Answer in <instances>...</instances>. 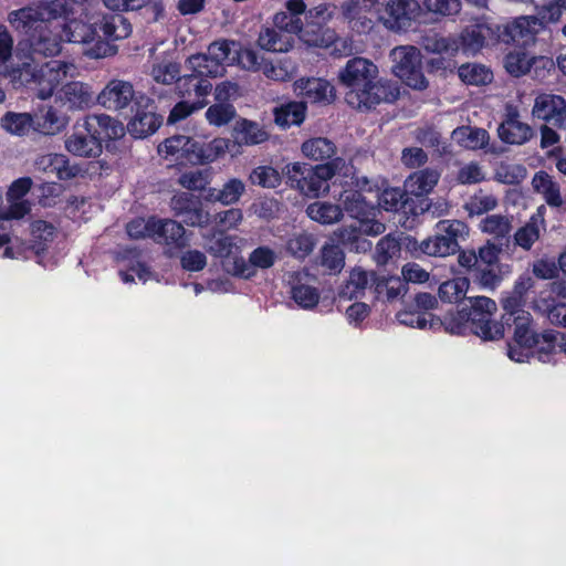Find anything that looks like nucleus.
Masks as SVG:
<instances>
[{"instance_id":"4c0bfd02","label":"nucleus","mask_w":566,"mask_h":566,"mask_svg":"<svg viewBox=\"0 0 566 566\" xmlns=\"http://www.w3.org/2000/svg\"><path fill=\"white\" fill-rule=\"evenodd\" d=\"M301 149L306 158L314 161L328 163L338 158L335 157L337 151L335 144L325 137L310 138L302 144Z\"/></svg>"},{"instance_id":"e433bc0d","label":"nucleus","mask_w":566,"mask_h":566,"mask_svg":"<svg viewBox=\"0 0 566 566\" xmlns=\"http://www.w3.org/2000/svg\"><path fill=\"white\" fill-rule=\"evenodd\" d=\"M56 227L45 220H34L31 223L30 248L36 255L45 253L56 237Z\"/></svg>"},{"instance_id":"de8ad7c7","label":"nucleus","mask_w":566,"mask_h":566,"mask_svg":"<svg viewBox=\"0 0 566 566\" xmlns=\"http://www.w3.org/2000/svg\"><path fill=\"white\" fill-rule=\"evenodd\" d=\"M526 300L522 297L518 292L517 293H503L501 297V305L503 308V314L501 317L500 324H503V333L505 332V324H510V322L515 321L522 314H531L526 311L525 307Z\"/></svg>"},{"instance_id":"423d86ee","label":"nucleus","mask_w":566,"mask_h":566,"mask_svg":"<svg viewBox=\"0 0 566 566\" xmlns=\"http://www.w3.org/2000/svg\"><path fill=\"white\" fill-rule=\"evenodd\" d=\"M369 2L377 20L389 31L407 32L420 15L421 7L417 0H364Z\"/></svg>"},{"instance_id":"f8f14e48","label":"nucleus","mask_w":566,"mask_h":566,"mask_svg":"<svg viewBox=\"0 0 566 566\" xmlns=\"http://www.w3.org/2000/svg\"><path fill=\"white\" fill-rule=\"evenodd\" d=\"M155 101L145 94H138L132 105L133 116L127 123V132L134 138H146L155 134L163 124V116L157 114Z\"/></svg>"},{"instance_id":"c03bdc74","label":"nucleus","mask_w":566,"mask_h":566,"mask_svg":"<svg viewBox=\"0 0 566 566\" xmlns=\"http://www.w3.org/2000/svg\"><path fill=\"white\" fill-rule=\"evenodd\" d=\"M291 297L302 308H314L319 301L316 287L302 283L301 273H295L291 280Z\"/></svg>"},{"instance_id":"5701e85b","label":"nucleus","mask_w":566,"mask_h":566,"mask_svg":"<svg viewBox=\"0 0 566 566\" xmlns=\"http://www.w3.org/2000/svg\"><path fill=\"white\" fill-rule=\"evenodd\" d=\"M63 36L61 32L51 29L50 22H44L31 38L28 39V46L33 55L52 57L60 54L62 50Z\"/></svg>"},{"instance_id":"7c9ffc66","label":"nucleus","mask_w":566,"mask_h":566,"mask_svg":"<svg viewBox=\"0 0 566 566\" xmlns=\"http://www.w3.org/2000/svg\"><path fill=\"white\" fill-rule=\"evenodd\" d=\"M202 238L206 241V251L213 258L228 259L234 250L239 249L237 235L227 234L223 230L217 228L203 233Z\"/></svg>"},{"instance_id":"79ce46f5","label":"nucleus","mask_w":566,"mask_h":566,"mask_svg":"<svg viewBox=\"0 0 566 566\" xmlns=\"http://www.w3.org/2000/svg\"><path fill=\"white\" fill-rule=\"evenodd\" d=\"M306 214L321 224H334L343 218V209L336 203L314 201L307 206Z\"/></svg>"},{"instance_id":"ea45409f","label":"nucleus","mask_w":566,"mask_h":566,"mask_svg":"<svg viewBox=\"0 0 566 566\" xmlns=\"http://www.w3.org/2000/svg\"><path fill=\"white\" fill-rule=\"evenodd\" d=\"M370 280L373 281L371 274L367 271L360 268L353 269L348 280L340 286L338 297L345 301L363 297Z\"/></svg>"},{"instance_id":"a18cd8bd","label":"nucleus","mask_w":566,"mask_h":566,"mask_svg":"<svg viewBox=\"0 0 566 566\" xmlns=\"http://www.w3.org/2000/svg\"><path fill=\"white\" fill-rule=\"evenodd\" d=\"M423 49L433 54L455 56L460 50L459 40L439 33L426 34L422 39Z\"/></svg>"},{"instance_id":"f3484780","label":"nucleus","mask_w":566,"mask_h":566,"mask_svg":"<svg viewBox=\"0 0 566 566\" xmlns=\"http://www.w3.org/2000/svg\"><path fill=\"white\" fill-rule=\"evenodd\" d=\"M191 234L179 221L158 219L154 239L165 245V255L174 258L189 247Z\"/></svg>"},{"instance_id":"dca6fc26","label":"nucleus","mask_w":566,"mask_h":566,"mask_svg":"<svg viewBox=\"0 0 566 566\" xmlns=\"http://www.w3.org/2000/svg\"><path fill=\"white\" fill-rule=\"evenodd\" d=\"M64 147L71 155L82 158H96L103 151V145L93 128L87 126L86 118L83 124L74 125L72 133L65 137Z\"/></svg>"},{"instance_id":"c9c22d12","label":"nucleus","mask_w":566,"mask_h":566,"mask_svg":"<svg viewBox=\"0 0 566 566\" xmlns=\"http://www.w3.org/2000/svg\"><path fill=\"white\" fill-rule=\"evenodd\" d=\"M307 106L305 102L291 101L275 107L274 122L283 129L291 126H300L306 117Z\"/></svg>"},{"instance_id":"052dcab7","label":"nucleus","mask_w":566,"mask_h":566,"mask_svg":"<svg viewBox=\"0 0 566 566\" xmlns=\"http://www.w3.org/2000/svg\"><path fill=\"white\" fill-rule=\"evenodd\" d=\"M237 116V109L231 103H214L206 111L208 123L216 127L228 125Z\"/></svg>"},{"instance_id":"13d9d810","label":"nucleus","mask_w":566,"mask_h":566,"mask_svg":"<svg viewBox=\"0 0 566 566\" xmlns=\"http://www.w3.org/2000/svg\"><path fill=\"white\" fill-rule=\"evenodd\" d=\"M13 38L7 27L0 23V77L9 78L15 63L8 64L12 59Z\"/></svg>"},{"instance_id":"6e6d98bb","label":"nucleus","mask_w":566,"mask_h":566,"mask_svg":"<svg viewBox=\"0 0 566 566\" xmlns=\"http://www.w3.org/2000/svg\"><path fill=\"white\" fill-rule=\"evenodd\" d=\"M41 17L44 21L64 19L69 21L74 13V8L65 0H48L39 4Z\"/></svg>"},{"instance_id":"cd10ccee","label":"nucleus","mask_w":566,"mask_h":566,"mask_svg":"<svg viewBox=\"0 0 566 566\" xmlns=\"http://www.w3.org/2000/svg\"><path fill=\"white\" fill-rule=\"evenodd\" d=\"M366 229L367 227L360 223L343 226L335 232L336 241L349 252L366 253L373 247L371 241L366 238L371 234Z\"/></svg>"},{"instance_id":"39448f33","label":"nucleus","mask_w":566,"mask_h":566,"mask_svg":"<svg viewBox=\"0 0 566 566\" xmlns=\"http://www.w3.org/2000/svg\"><path fill=\"white\" fill-rule=\"evenodd\" d=\"M342 158L312 166L306 163H290L283 169L286 185L305 197L318 198L329 190V180L339 169Z\"/></svg>"},{"instance_id":"49530a36","label":"nucleus","mask_w":566,"mask_h":566,"mask_svg":"<svg viewBox=\"0 0 566 566\" xmlns=\"http://www.w3.org/2000/svg\"><path fill=\"white\" fill-rule=\"evenodd\" d=\"M482 232L492 234L495 240L509 244L512 230L511 220L502 214L486 216L480 224Z\"/></svg>"},{"instance_id":"58836bf2","label":"nucleus","mask_w":566,"mask_h":566,"mask_svg":"<svg viewBox=\"0 0 566 566\" xmlns=\"http://www.w3.org/2000/svg\"><path fill=\"white\" fill-rule=\"evenodd\" d=\"M532 185L534 190L543 196L549 207L558 208L563 205L560 187L548 172L544 170L537 171L533 177Z\"/></svg>"},{"instance_id":"a211bd4d","label":"nucleus","mask_w":566,"mask_h":566,"mask_svg":"<svg viewBox=\"0 0 566 566\" xmlns=\"http://www.w3.org/2000/svg\"><path fill=\"white\" fill-rule=\"evenodd\" d=\"M510 35L513 38L512 40L501 42L512 45L504 56V67L510 75L520 77L530 72L535 62V57L528 51V48L533 46L535 42H524L525 39L521 38L517 30L512 31Z\"/></svg>"},{"instance_id":"f03ea898","label":"nucleus","mask_w":566,"mask_h":566,"mask_svg":"<svg viewBox=\"0 0 566 566\" xmlns=\"http://www.w3.org/2000/svg\"><path fill=\"white\" fill-rule=\"evenodd\" d=\"M496 303L486 296L469 298V305L463 303L455 313L443 316L444 331L454 335H465L468 332L483 340H495L504 336L503 324L493 319Z\"/></svg>"},{"instance_id":"c85d7f7f","label":"nucleus","mask_w":566,"mask_h":566,"mask_svg":"<svg viewBox=\"0 0 566 566\" xmlns=\"http://www.w3.org/2000/svg\"><path fill=\"white\" fill-rule=\"evenodd\" d=\"M62 36L64 41L80 43L85 45V50L94 48L97 33L94 22H85L78 19H70L62 25Z\"/></svg>"},{"instance_id":"4d7b16f0","label":"nucleus","mask_w":566,"mask_h":566,"mask_svg":"<svg viewBox=\"0 0 566 566\" xmlns=\"http://www.w3.org/2000/svg\"><path fill=\"white\" fill-rule=\"evenodd\" d=\"M150 75L153 80L158 84H175L180 77V64L177 62L163 60L153 64Z\"/></svg>"},{"instance_id":"2eb2a0df","label":"nucleus","mask_w":566,"mask_h":566,"mask_svg":"<svg viewBox=\"0 0 566 566\" xmlns=\"http://www.w3.org/2000/svg\"><path fill=\"white\" fill-rule=\"evenodd\" d=\"M563 9L557 1L548 2L538 10V15H522L513 19V30H517L524 42H535L536 35L547 24L559 21Z\"/></svg>"},{"instance_id":"f257e3e1","label":"nucleus","mask_w":566,"mask_h":566,"mask_svg":"<svg viewBox=\"0 0 566 566\" xmlns=\"http://www.w3.org/2000/svg\"><path fill=\"white\" fill-rule=\"evenodd\" d=\"M338 84L346 90V102L358 109H371L380 103H394L400 95L391 81L378 78L377 65L365 57H352L338 72Z\"/></svg>"},{"instance_id":"c756f323","label":"nucleus","mask_w":566,"mask_h":566,"mask_svg":"<svg viewBox=\"0 0 566 566\" xmlns=\"http://www.w3.org/2000/svg\"><path fill=\"white\" fill-rule=\"evenodd\" d=\"M8 22L20 34L25 36V41L31 38L41 25L44 27V20L41 17L39 8L23 7L13 10L8 14Z\"/></svg>"},{"instance_id":"338daca9","label":"nucleus","mask_w":566,"mask_h":566,"mask_svg":"<svg viewBox=\"0 0 566 566\" xmlns=\"http://www.w3.org/2000/svg\"><path fill=\"white\" fill-rule=\"evenodd\" d=\"M156 218L151 217L148 220L143 218H135L130 220L126 226V232L129 238L138 240L146 237L155 238V231L157 226Z\"/></svg>"},{"instance_id":"603ef678","label":"nucleus","mask_w":566,"mask_h":566,"mask_svg":"<svg viewBox=\"0 0 566 566\" xmlns=\"http://www.w3.org/2000/svg\"><path fill=\"white\" fill-rule=\"evenodd\" d=\"M2 127L11 134L24 136L30 129L34 130L33 115L32 113L8 112L2 118Z\"/></svg>"},{"instance_id":"4be33fe9","label":"nucleus","mask_w":566,"mask_h":566,"mask_svg":"<svg viewBox=\"0 0 566 566\" xmlns=\"http://www.w3.org/2000/svg\"><path fill=\"white\" fill-rule=\"evenodd\" d=\"M186 66L191 70V73L178 78L176 88L179 96L182 98L195 97V99H206L212 91V84L209 78L213 76L201 73L200 71H205L203 69L189 65L188 60L186 61Z\"/></svg>"},{"instance_id":"864d4df0","label":"nucleus","mask_w":566,"mask_h":566,"mask_svg":"<svg viewBox=\"0 0 566 566\" xmlns=\"http://www.w3.org/2000/svg\"><path fill=\"white\" fill-rule=\"evenodd\" d=\"M258 44L261 49L270 52H286L291 46L290 41L282 32L274 28H262L259 33Z\"/></svg>"},{"instance_id":"37998d69","label":"nucleus","mask_w":566,"mask_h":566,"mask_svg":"<svg viewBox=\"0 0 566 566\" xmlns=\"http://www.w3.org/2000/svg\"><path fill=\"white\" fill-rule=\"evenodd\" d=\"M46 169L54 172L59 180L69 181L81 175L82 168L77 164H71L69 157L63 154H50L44 157Z\"/></svg>"},{"instance_id":"393cba45","label":"nucleus","mask_w":566,"mask_h":566,"mask_svg":"<svg viewBox=\"0 0 566 566\" xmlns=\"http://www.w3.org/2000/svg\"><path fill=\"white\" fill-rule=\"evenodd\" d=\"M59 98L70 111H85L96 103L92 86L80 81H72L62 86Z\"/></svg>"},{"instance_id":"412c9836","label":"nucleus","mask_w":566,"mask_h":566,"mask_svg":"<svg viewBox=\"0 0 566 566\" xmlns=\"http://www.w3.org/2000/svg\"><path fill=\"white\" fill-rule=\"evenodd\" d=\"M227 148L228 142L223 138H214L207 143L189 137V143L184 149L182 163L191 165L210 164L224 155Z\"/></svg>"},{"instance_id":"a19ab883","label":"nucleus","mask_w":566,"mask_h":566,"mask_svg":"<svg viewBox=\"0 0 566 566\" xmlns=\"http://www.w3.org/2000/svg\"><path fill=\"white\" fill-rule=\"evenodd\" d=\"M300 35L308 46L321 49L331 48L337 40L336 32L323 23H312V27H304Z\"/></svg>"},{"instance_id":"4468645a","label":"nucleus","mask_w":566,"mask_h":566,"mask_svg":"<svg viewBox=\"0 0 566 566\" xmlns=\"http://www.w3.org/2000/svg\"><path fill=\"white\" fill-rule=\"evenodd\" d=\"M234 41L218 40L208 46L207 53H197L188 57V64L203 69L200 71L206 75L222 76L224 73V62L234 61L235 56H230Z\"/></svg>"},{"instance_id":"bb28decb","label":"nucleus","mask_w":566,"mask_h":566,"mask_svg":"<svg viewBox=\"0 0 566 566\" xmlns=\"http://www.w3.org/2000/svg\"><path fill=\"white\" fill-rule=\"evenodd\" d=\"M32 115L34 132L43 135H56L69 124V117L52 105H42Z\"/></svg>"},{"instance_id":"774afa93","label":"nucleus","mask_w":566,"mask_h":566,"mask_svg":"<svg viewBox=\"0 0 566 566\" xmlns=\"http://www.w3.org/2000/svg\"><path fill=\"white\" fill-rule=\"evenodd\" d=\"M286 248L292 255L304 259L313 252L315 239L312 234L300 233L287 241Z\"/></svg>"},{"instance_id":"6e6552de","label":"nucleus","mask_w":566,"mask_h":566,"mask_svg":"<svg viewBox=\"0 0 566 566\" xmlns=\"http://www.w3.org/2000/svg\"><path fill=\"white\" fill-rule=\"evenodd\" d=\"M513 30V20L505 24L489 23L484 19H478L475 23L467 25L460 33L459 45L464 53L475 54L485 45H496L502 41H509Z\"/></svg>"},{"instance_id":"2f4dec72","label":"nucleus","mask_w":566,"mask_h":566,"mask_svg":"<svg viewBox=\"0 0 566 566\" xmlns=\"http://www.w3.org/2000/svg\"><path fill=\"white\" fill-rule=\"evenodd\" d=\"M87 126L93 128V133L98 137L99 143L117 140L125 135L123 124L114 117L99 114L86 116Z\"/></svg>"},{"instance_id":"473e14b6","label":"nucleus","mask_w":566,"mask_h":566,"mask_svg":"<svg viewBox=\"0 0 566 566\" xmlns=\"http://www.w3.org/2000/svg\"><path fill=\"white\" fill-rule=\"evenodd\" d=\"M397 321L406 326L416 327L419 329L429 328L438 331L444 328L443 318L432 315L431 313L422 312L412 306L407 305L403 310L399 311L396 315Z\"/></svg>"},{"instance_id":"ddd939ff","label":"nucleus","mask_w":566,"mask_h":566,"mask_svg":"<svg viewBox=\"0 0 566 566\" xmlns=\"http://www.w3.org/2000/svg\"><path fill=\"white\" fill-rule=\"evenodd\" d=\"M170 208L181 224L192 228H206L210 223V213L205 210L201 199L191 192L180 191L172 196Z\"/></svg>"},{"instance_id":"f704fd0d","label":"nucleus","mask_w":566,"mask_h":566,"mask_svg":"<svg viewBox=\"0 0 566 566\" xmlns=\"http://www.w3.org/2000/svg\"><path fill=\"white\" fill-rule=\"evenodd\" d=\"M440 172L433 168H424L412 172L406 180L405 187L410 195L420 198L429 193L438 184Z\"/></svg>"},{"instance_id":"680f3d73","label":"nucleus","mask_w":566,"mask_h":566,"mask_svg":"<svg viewBox=\"0 0 566 566\" xmlns=\"http://www.w3.org/2000/svg\"><path fill=\"white\" fill-rule=\"evenodd\" d=\"M211 168L186 171L179 176L178 184L191 191L206 190L211 182Z\"/></svg>"},{"instance_id":"20e7f679","label":"nucleus","mask_w":566,"mask_h":566,"mask_svg":"<svg viewBox=\"0 0 566 566\" xmlns=\"http://www.w3.org/2000/svg\"><path fill=\"white\" fill-rule=\"evenodd\" d=\"M70 64L52 60L36 65L32 60L15 63L8 78L12 88L27 93L31 97L48 99L66 77Z\"/></svg>"},{"instance_id":"0eeeda50","label":"nucleus","mask_w":566,"mask_h":566,"mask_svg":"<svg viewBox=\"0 0 566 566\" xmlns=\"http://www.w3.org/2000/svg\"><path fill=\"white\" fill-rule=\"evenodd\" d=\"M97 39L94 48L87 49L85 55L91 59L113 56L117 53V46L111 44L132 34V24L122 13L114 12L103 14L95 21Z\"/></svg>"},{"instance_id":"1a4fd4ad","label":"nucleus","mask_w":566,"mask_h":566,"mask_svg":"<svg viewBox=\"0 0 566 566\" xmlns=\"http://www.w3.org/2000/svg\"><path fill=\"white\" fill-rule=\"evenodd\" d=\"M392 60V73L408 87L423 91L429 82L422 71V57L420 51L412 45L396 46L390 52Z\"/></svg>"},{"instance_id":"a878e982","label":"nucleus","mask_w":566,"mask_h":566,"mask_svg":"<svg viewBox=\"0 0 566 566\" xmlns=\"http://www.w3.org/2000/svg\"><path fill=\"white\" fill-rule=\"evenodd\" d=\"M296 90L310 103L331 104L335 99V88L321 77H302L295 82Z\"/></svg>"},{"instance_id":"7ed1b4c3","label":"nucleus","mask_w":566,"mask_h":566,"mask_svg":"<svg viewBox=\"0 0 566 566\" xmlns=\"http://www.w3.org/2000/svg\"><path fill=\"white\" fill-rule=\"evenodd\" d=\"M505 329L512 331V338L507 342V356L514 361L524 363L536 355L538 360L549 363L556 354L558 332L538 333L532 314L517 316L515 321L505 324Z\"/></svg>"},{"instance_id":"b1692460","label":"nucleus","mask_w":566,"mask_h":566,"mask_svg":"<svg viewBox=\"0 0 566 566\" xmlns=\"http://www.w3.org/2000/svg\"><path fill=\"white\" fill-rule=\"evenodd\" d=\"M502 142L511 145H523L533 136V128L520 120V113L516 107L509 106L505 119L497 128Z\"/></svg>"},{"instance_id":"0e129e2a","label":"nucleus","mask_w":566,"mask_h":566,"mask_svg":"<svg viewBox=\"0 0 566 566\" xmlns=\"http://www.w3.org/2000/svg\"><path fill=\"white\" fill-rule=\"evenodd\" d=\"M283 174L271 166H258L250 175L253 185L262 188H277L282 182Z\"/></svg>"},{"instance_id":"72a5a7b5","label":"nucleus","mask_w":566,"mask_h":566,"mask_svg":"<svg viewBox=\"0 0 566 566\" xmlns=\"http://www.w3.org/2000/svg\"><path fill=\"white\" fill-rule=\"evenodd\" d=\"M233 140L242 146L258 145L265 142L268 133L255 122L247 118H240L235 122L231 133Z\"/></svg>"},{"instance_id":"69168bd1","label":"nucleus","mask_w":566,"mask_h":566,"mask_svg":"<svg viewBox=\"0 0 566 566\" xmlns=\"http://www.w3.org/2000/svg\"><path fill=\"white\" fill-rule=\"evenodd\" d=\"M497 207V199L493 195H485L482 190L470 197L464 208L470 216H481Z\"/></svg>"},{"instance_id":"5fc2aeb1","label":"nucleus","mask_w":566,"mask_h":566,"mask_svg":"<svg viewBox=\"0 0 566 566\" xmlns=\"http://www.w3.org/2000/svg\"><path fill=\"white\" fill-rule=\"evenodd\" d=\"M452 136L461 146L476 149L484 145L488 132L483 128L460 126L453 130Z\"/></svg>"},{"instance_id":"9b49d317","label":"nucleus","mask_w":566,"mask_h":566,"mask_svg":"<svg viewBox=\"0 0 566 566\" xmlns=\"http://www.w3.org/2000/svg\"><path fill=\"white\" fill-rule=\"evenodd\" d=\"M465 227V223L459 220L439 221L436 234L420 243V252L430 256H448L457 253L460 249L458 239Z\"/></svg>"},{"instance_id":"9d476101","label":"nucleus","mask_w":566,"mask_h":566,"mask_svg":"<svg viewBox=\"0 0 566 566\" xmlns=\"http://www.w3.org/2000/svg\"><path fill=\"white\" fill-rule=\"evenodd\" d=\"M338 200L342 202L343 212H347L358 223L367 227L366 231L373 237L385 232L386 227L376 219L378 208L368 202L365 196L357 189L347 188L339 192Z\"/></svg>"},{"instance_id":"3c124183","label":"nucleus","mask_w":566,"mask_h":566,"mask_svg":"<svg viewBox=\"0 0 566 566\" xmlns=\"http://www.w3.org/2000/svg\"><path fill=\"white\" fill-rule=\"evenodd\" d=\"M470 281L467 277H455L440 284L438 295L442 302L458 303L465 297Z\"/></svg>"},{"instance_id":"aec40b11","label":"nucleus","mask_w":566,"mask_h":566,"mask_svg":"<svg viewBox=\"0 0 566 566\" xmlns=\"http://www.w3.org/2000/svg\"><path fill=\"white\" fill-rule=\"evenodd\" d=\"M532 114L557 129H566V101L556 94L536 96Z\"/></svg>"},{"instance_id":"bf43d9fd","label":"nucleus","mask_w":566,"mask_h":566,"mask_svg":"<svg viewBox=\"0 0 566 566\" xmlns=\"http://www.w3.org/2000/svg\"><path fill=\"white\" fill-rule=\"evenodd\" d=\"M408 196V190H402L400 188H387L379 195L377 208L401 213Z\"/></svg>"},{"instance_id":"8fccbe9b","label":"nucleus","mask_w":566,"mask_h":566,"mask_svg":"<svg viewBox=\"0 0 566 566\" xmlns=\"http://www.w3.org/2000/svg\"><path fill=\"white\" fill-rule=\"evenodd\" d=\"M458 75L468 85H486L492 82V71L483 64L465 63L458 67Z\"/></svg>"},{"instance_id":"e2e57ef3","label":"nucleus","mask_w":566,"mask_h":566,"mask_svg":"<svg viewBox=\"0 0 566 566\" xmlns=\"http://www.w3.org/2000/svg\"><path fill=\"white\" fill-rule=\"evenodd\" d=\"M295 66L289 59H280L275 62H266L262 65L263 74L273 81L287 82L293 77Z\"/></svg>"},{"instance_id":"6ab92c4d","label":"nucleus","mask_w":566,"mask_h":566,"mask_svg":"<svg viewBox=\"0 0 566 566\" xmlns=\"http://www.w3.org/2000/svg\"><path fill=\"white\" fill-rule=\"evenodd\" d=\"M138 94L130 82L113 78L96 95V103L108 111H122L135 104Z\"/></svg>"},{"instance_id":"09e8293b","label":"nucleus","mask_w":566,"mask_h":566,"mask_svg":"<svg viewBox=\"0 0 566 566\" xmlns=\"http://www.w3.org/2000/svg\"><path fill=\"white\" fill-rule=\"evenodd\" d=\"M373 286L378 295L386 294L387 301L391 302L407 291V283L398 276H378L371 273Z\"/></svg>"}]
</instances>
